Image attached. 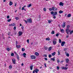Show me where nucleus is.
<instances>
[{
	"label": "nucleus",
	"instance_id": "f257e3e1",
	"mask_svg": "<svg viewBox=\"0 0 73 73\" xmlns=\"http://www.w3.org/2000/svg\"><path fill=\"white\" fill-rule=\"evenodd\" d=\"M27 22L29 23H32V19L31 18H30L29 19H28L27 20Z\"/></svg>",
	"mask_w": 73,
	"mask_h": 73
},
{
	"label": "nucleus",
	"instance_id": "f03ea898",
	"mask_svg": "<svg viewBox=\"0 0 73 73\" xmlns=\"http://www.w3.org/2000/svg\"><path fill=\"white\" fill-rule=\"evenodd\" d=\"M31 59H36V57L35 55H31Z\"/></svg>",
	"mask_w": 73,
	"mask_h": 73
},
{
	"label": "nucleus",
	"instance_id": "7ed1b4c3",
	"mask_svg": "<svg viewBox=\"0 0 73 73\" xmlns=\"http://www.w3.org/2000/svg\"><path fill=\"white\" fill-rule=\"evenodd\" d=\"M12 61H13V64H16V60L15 59H12Z\"/></svg>",
	"mask_w": 73,
	"mask_h": 73
},
{
	"label": "nucleus",
	"instance_id": "20e7f679",
	"mask_svg": "<svg viewBox=\"0 0 73 73\" xmlns=\"http://www.w3.org/2000/svg\"><path fill=\"white\" fill-rule=\"evenodd\" d=\"M70 27V26L69 25H68L67 26V29H66V31L67 32V30L69 29V28Z\"/></svg>",
	"mask_w": 73,
	"mask_h": 73
},
{
	"label": "nucleus",
	"instance_id": "39448f33",
	"mask_svg": "<svg viewBox=\"0 0 73 73\" xmlns=\"http://www.w3.org/2000/svg\"><path fill=\"white\" fill-rule=\"evenodd\" d=\"M15 23H13L12 24H10L9 25V26H13V27L14 26H15Z\"/></svg>",
	"mask_w": 73,
	"mask_h": 73
},
{
	"label": "nucleus",
	"instance_id": "423d86ee",
	"mask_svg": "<svg viewBox=\"0 0 73 73\" xmlns=\"http://www.w3.org/2000/svg\"><path fill=\"white\" fill-rule=\"evenodd\" d=\"M66 23L65 22H63V24L62 26V28H65V24Z\"/></svg>",
	"mask_w": 73,
	"mask_h": 73
},
{
	"label": "nucleus",
	"instance_id": "0eeeda50",
	"mask_svg": "<svg viewBox=\"0 0 73 73\" xmlns=\"http://www.w3.org/2000/svg\"><path fill=\"white\" fill-rule=\"evenodd\" d=\"M65 41L62 42L61 44V45L62 46H63L64 45V44H65Z\"/></svg>",
	"mask_w": 73,
	"mask_h": 73
},
{
	"label": "nucleus",
	"instance_id": "6e6552de",
	"mask_svg": "<svg viewBox=\"0 0 73 73\" xmlns=\"http://www.w3.org/2000/svg\"><path fill=\"white\" fill-rule=\"evenodd\" d=\"M71 31V30H69V29H68V30H67V31H66L67 34L68 35L69 34L68 32H70Z\"/></svg>",
	"mask_w": 73,
	"mask_h": 73
},
{
	"label": "nucleus",
	"instance_id": "1a4fd4ad",
	"mask_svg": "<svg viewBox=\"0 0 73 73\" xmlns=\"http://www.w3.org/2000/svg\"><path fill=\"white\" fill-rule=\"evenodd\" d=\"M17 59L18 61H19L20 60V58H19V55H17Z\"/></svg>",
	"mask_w": 73,
	"mask_h": 73
},
{
	"label": "nucleus",
	"instance_id": "9d476101",
	"mask_svg": "<svg viewBox=\"0 0 73 73\" xmlns=\"http://www.w3.org/2000/svg\"><path fill=\"white\" fill-rule=\"evenodd\" d=\"M59 5H60V6H63L64 5V3H62V2H60Z\"/></svg>",
	"mask_w": 73,
	"mask_h": 73
},
{
	"label": "nucleus",
	"instance_id": "9b49d317",
	"mask_svg": "<svg viewBox=\"0 0 73 73\" xmlns=\"http://www.w3.org/2000/svg\"><path fill=\"white\" fill-rule=\"evenodd\" d=\"M20 47H21V46L20 45H16V48H20Z\"/></svg>",
	"mask_w": 73,
	"mask_h": 73
},
{
	"label": "nucleus",
	"instance_id": "f8f14e48",
	"mask_svg": "<svg viewBox=\"0 0 73 73\" xmlns=\"http://www.w3.org/2000/svg\"><path fill=\"white\" fill-rule=\"evenodd\" d=\"M22 34H23V32H21V31H19V36H20Z\"/></svg>",
	"mask_w": 73,
	"mask_h": 73
},
{
	"label": "nucleus",
	"instance_id": "ddd939ff",
	"mask_svg": "<svg viewBox=\"0 0 73 73\" xmlns=\"http://www.w3.org/2000/svg\"><path fill=\"white\" fill-rule=\"evenodd\" d=\"M35 72L36 73H38V72H39V70L38 69L36 68L35 70Z\"/></svg>",
	"mask_w": 73,
	"mask_h": 73
},
{
	"label": "nucleus",
	"instance_id": "4468645a",
	"mask_svg": "<svg viewBox=\"0 0 73 73\" xmlns=\"http://www.w3.org/2000/svg\"><path fill=\"white\" fill-rule=\"evenodd\" d=\"M53 45H56V44L57 43V42L55 40L53 41Z\"/></svg>",
	"mask_w": 73,
	"mask_h": 73
},
{
	"label": "nucleus",
	"instance_id": "2eb2a0df",
	"mask_svg": "<svg viewBox=\"0 0 73 73\" xmlns=\"http://www.w3.org/2000/svg\"><path fill=\"white\" fill-rule=\"evenodd\" d=\"M33 65H32L30 66V68L31 70H32V69H33Z\"/></svg>",
	"mask_w": 73,
	"mask_h": 73
},
{
	"label": "nucleus",
	"instance_id": "dca6fc26",
	"mask_svg": "<svg viewBox=\"0 0 73 73\" xmlns=\"http://www.w3.org/2000/svg\"><path fill=\"white\" fill-rule=\"evenodd\" d=\"M49 9H57V8H56L54 7H53L52 8H50Z\"/></svg>",
	"mask_w": 73,
	"mask_h": 73
},
{
	"label": "nucleus",
	"instance_id": "f3484780",
	"mask_svg": "<svg viewBox=\"0 0 73 73\" xmlns=\"http://www.w3.org/2000/svg\"><path fill=\"white\" fill-rule=\"evenodd\" d=\"M62 68L63 69H64V70H66L68 69V67H65L64 68V67H63Z\"/></svg>",
	"mask_w": 73,
	"mask_h": 73
},
{
	"label": "nucleus",
	"instance_id": "a211bd4d",
	"mask_svg": "<svg viewBox=\"0 0 73 73\" xmlns=\"http://www.w3.org/2000/svg\"><path fill=\"white\" fill-rule=\"evenodd\" d=\"M57 15V12L55 11L54 12V14H53V16H56Z\"/></svg>",
	"mask_w": 73,
	"mask_h": 73
},
{
	"label": "nucleus",
	"instance_id": "6ab92c4d",
	"mask_svg": "<svg viewBox=\"0 0 73 73\" xmlns=\"http://www.w3.org/2000/svg\"><path fill=\"white\" fill-rule=\"evenodd\" d=\"M13 4V3L12 1H10L9 3V5L10 6L12 5Z\"/></svg>",
	"mask_w": 73,
	"mask_h": 73
},
{
	"label": "nucleus",
	"instance_id": "aec40b11",
	"mask_svg": "<svg viewBox=\"0 0 73 73\" xmlns=\"http://www.w3.org/2000/svg\"><path fill=\"white\" fill-rule=\"evenodd\" d=\"M23 55L24 57H26V56H27V54H26V53H23Z\"/></svg>",
	"mask_w": 73,
	"mask_h": 73
},
{
	"label": "nucleus",
	"instance_id": "412c9836",
	"mask_svg": "<svg viewBox=\"0 0 73 73\" xmlns=\"http://www.w3.org/2000/svg\"><path fill=\"white\" fill-rule=\"evenodd\" d=\"M35 54L36 55V56H38L39 55V54L38 52H36L35 53Z\"/></svg>",
	"mask_w": 73,
	"mask_h": 73
},
{
	"label": "nucleus",
	"instance_id": "4be33fe9",
	"mask_svg": "<svg viewBox=\"0 0 73 73\" xmlns=\"http://www.w3.org/2000/svg\"><path fill=\"white\" fill-rule=\"evenodd\" d=\"M67 17H71V14H68L67 15Z\"/></svg>",
	"mask_w": 73,
	"mask_h": 73
},
{
	"label": "nucleus",
	"instance_id": "5701e85b",
	"mask_svg": "<svg viewBox=\"0 0 73 73\" xmlns=\"http://www.w3.org/2000/svg\"><path fill=\"white\" fill-rule=\"evenodd\" d=\"M66 62H67V63H68L69 62V59L68 58H66Z\"/></svg>",
	"mask_w": 73,
	"mask_h": 73
},
{
	"label": "nucleus",
	"instance_id": "b1692460",
	"mask_svg": "<svg viewBox=\"0 0 73 73\" xmlns=\"http://www.w3.org/2000/svg\"><path fill=\"white\" fill-rule=\"evenodd\" d=\"M60 31L62 33H64V30L63 29H60Z\"/></svg>",
	"mask_w": 73,
	"mask_h": 73
},
{
	"label": "nucleus",
	"instance_id": "393cba45",
	"mask_svg": "<svg viewBox=\"0 0 73 73\" xmlns=\"http://www.w3.org/2000/svg\"><path fill=\"white\" fill-rule=\"evenodd\" d=\"M51 60H52L53 61H55V59L54 58H51Z\"/></svg>",
	"mask_w": 73,
	"mask_h": 73
},
{
	"label": "nucleus",
	"instance_id": "a878e982",
	"mask_svg": "<svg viewBox=\"0 0 73 73\" xmlns=\"http://www.w3.org/2000/svg\"><path fill=\"white\" fill-rule=\"evenodd\" d=\"M55 54H56V52H54L53 53H52V55L53 56H54V55H55Z\"/></svg>",
	"mask_w": 73,
	"mask_h": 73
},
{
	"label": "nucleus",
	"instance_id": "bb28decb",
	"mask_svg": "<svg viewBox=\"0 0 73 73\" xmlns=\"http://www.w3.org/2000/svg\"><path fill=\"white\" fill-rule=\"evenodd\" d=\"M51 49H52V47H49L48 48V51H50L51 50Z\"/></svg>",
	"mask_w": 73,
	"mask_h": 73
},
{
	"label": "nucleus",
	"instance_id": "cd10ccee",
	"mask_svg": "<svg viewBox=\"0 0 73 73\" xmlns=\"http://www.w3.org/2000/svg\"><path fill=\"white\" fill-rule=\"evenodd\" d=\"M31 6H32V5H31V4H30L28 5L27 6V7L28 8H29L30 7H31Z\"/></svg>",
	"mask_w": 73,
	"mask_h": 73
},
{
	"label": "nucleus",
	"instance_id": "c85d7f7f",
	"mask_svg": "<svg viewBox=\"0 0 73 73\" xmlns=\"http://www.w3.org/2000/svg\"><path fill=\"white\" fill-rule=\"evenodd\" d=\"M11 48H7L6 49V50L8 51V52H9V50H11Z\"/></svg>",
	"mask_w": 73,
	"mask_h": 73
},
{
	"label": "nucleus",
	"instance_id": "c756f323",
	"mask_svg": "<svg viewBox=\"0 0 73 73\" xmlns=\"http://www.w3.org/2000/svg\"><path fill=\"white\" fill-rule=\"evenodd\" d=\"M59 13H60V14L62 13H63V11L61 10H60L59 11Z\"/></svg>",
	"mask_w": 73,
	"mask_h": 73
},
{
	"label": "nucleus",
	"instance_id": "7c9ffc66",
	"mask_svg": "<svg viewBox=\"0 0 73 73\" xmlns=\"http://www.w3.org/2000/svg\"><path fill=\"white\" fill-rule=\"evenodd\" d=\"M11 21V19H9L7 20V22H10Z\"/></svg>",
	"mask_w": 73,
	"mask_h": 73
},
{
	"label": "nucleus",
	"instance_id": "2f4dec72",
	"mask_svg": "<svg viewBox=\"0 0 73 73\" xmlns=\"http://www.w3.org/2000/svg\"><path fill=\"white\" fill-rule=\"evenodd\" d=\"M44 49H45V50H47L48 49V48L47 47H46L44 48Z\"/></svg>",
	"mask_w": 73,
	"mask_h": 73
},
{
	"label": "nucleus",
	"instance_id": "473e14b6",
	"mask_svg": "<svg viewBox=\"0 0 73 73\" xmlns=\"http://www.w3.org/2000/svg\"><path fill=\"white\" fill-rule=\"evenodd\" d=\"M52 34H54V31H52L51 33Z\"/></svg>",
	"mask_w": 73,
	"mask_h": 73
},
{
	"label": "nucleus",
	"instance_id": "72a5a7b5",
	"mask_svg": "<svg viewBox=\"0 0 73 73\" xmlns=\"http://www.w3.org/2000/svg\"><path fill=\"white\" fill-rule=\"evenodd\" d=\"M22 52H24V51H25V49L24 48H23L22 49Z\"/></svg>",
	"mask_w": 73,
	"mask_h": 73
},
{
	"label": "nucleus",
	"instance_id": "f704fd0d",
	"mask_svg": "<svg viewBox=\"0 0 73 73\" xmlns=\"http://www.w3.org/2000/svg\"><path fill=\"white\" fill-rule=\"evenodd\" d=\"M66 56H67V57H69V54L67 53V54H66Z\"/></svg>",
	"mask_w": 73,
	"mask_h": 73
},
{
	"label": "nucleus",
	"instance_id": "c9c22d12",
	"mask_svg": "<svg viewBox=\"0 0 73 73\" xmlns=\"http://www.w3.org/2000/svg\"><path fill=\"white\" fill-rule=\"evenodd\" d=\"M46 40H48V41H49L50 40V38H46Z\"/></svg>",
	"mask_w": 73,
	"mask_h": 73
},
{
	"label": "nucleus",
	"instance_id": "e433bc0d",
	"mask_svg": "<svg viewBox=\"0 0 73 73\" xmlns=\"http://www.w3.org/2000/svg\"><path fill=\"white\" fill-rule=\"evenodd\" d=\"M26 7V5H25L24 7H23L22 8V9H24V8Z\"/></svg>",
	"mask_w": 73,
	"mask_h": 73
},
{
	"label": "nucleus",
	"instance_id": "4c0bfd02",
	"mask_svg": "<svg viewBox=\"0 0 73 73\" xmlns=\"http://www.w3.org/2000/svg\"><path fill=\"white\" fill-rule=\"evenodd\" d=\"M48 57H49V58H51V57H52V55L50 54H49L48 55Z\"/></svg>",
	"mask_w": 73,
	"mask_h": 73
},
{
	"label": "nucleus",
	"instance_id": "58836bf2",
	"mask_svg": "<svg viewBox=\"0 0 73 73\" xmlns=\"http://www.w3.org/2000/svg\"><path fill=\"white\" fill-rule=\"evenodd\" d=\"M59 35V34L58 33H57L56 34V37H58V36Z\"/></svg>",
	"mask_w": 73,
	"mask_h": 73
},
{
	"label": "nucleus",
	"instance_id": "ea45409f",
	"mask_svg": "<svg viewBox=\"0 0 73 73\" xmlns=\"http://www.w3.org/2000/svg\"><path fill=\"white\" fill-rule=\"evenodd\" d=\"M15 19H16V20H19V18L18 17H15Z\"/></svg>",
	"mask_w": 73,
	"mask_h": 73
},
{
	"label": "nucleus",
	"instance_id": "a19ab883",
	"mask_svg": "<svg viewBox=\"0 0 73 73\" xmlns=\"http://www.w3.org/2000/svg\"><path fill=\"white\" fill-rule=\"evenodd\" d=\"M59 43H61V39H59Z\"/></svg>",
	"mask_w": 73,
	"mask_h": 73
},
{
	"label": "nucleus",
	"instance_id": "79ce46f5",
	"mask_svg": "<svg viewBox=\"0 0 73 73\" xmlns=\"http://www.w3.org/2000/svg\"><path fill=\"white\" fill-rule=\"evenodd\" d=\"M56 68L57 69V70H59L60 67H59V66H57Z\"/></svg>",
	"mask_w": 73,
	"mask_h": 73
},
{
	"label": "nucleus",
	"instance_id": "37998d69",
	"mask_svg": "<svg viewBox=\"0 0 73 73\" xmlns=\"http://www.w3.org/2000/svg\"><path fill=\"white\" fill-rule=\"evenodd\" d=\"M57 62H58V63H59V62H60V60L59 59L57 60Z\"/></svg>",
	"mask_w": 73,
	"mask_h": 73
},
{
	"label": "nucleus",
	"instance_id": "c03bdc74",
	"mask_svg": "<svg viewBox=\"0 0 73 73\" xmlns=\"http://www.w3.org/2000/svg\"><path fill=\"white\" fill-rule=\"evenodd\" d=\"M51 15H53V14H54V12L51 11Z\"/></svg>",
	"mask_w": 73,
	"mask_h": 73
},
{
	"label": "nucleus",
	"instance_id": "a18cd8bd",
	"mask_svg": "<svg viewBox=\"0 0 73 73\" xmlns=\"http://www.w3.org/2000/svg\"><path fill=\"white\" fill-rule=\"evenodd\" d=\"M11 56H14V54L13 53H12L11 54Z\"/></svg>",
	"mask_w": 73,
	"mask_h": 73
},
{
	"label": "nucleus",
	"instance_id": "49530a36",
	"mask_svg": "<svg viewBox=\"0 0 73 73\" xmlns=\"http://www.w3.org/2000/svg\"><path fill=\"white\" fill-rule=\"evenodd\" d=\"M51 22H52V21H51L50 20H48V22L49 23H51Z\"/></svg>",
	"mask_w": 73,
	"mask_h": 73
},
{
	"label": "nucleus",
	"instance_id": "de8ad7c7",
	"mask_svg": "<svg viewBox=\"0 0 73 73\" xmlns=\"http://www.w3.org/2000/svg\"><path fill=\"white\" fill-rule=\"evenodd\" d=\"M9 68H10V69H11V68H12V66L11 65H10L9 66Z\"/></svg>",
	"mask_w": 73,
	"mask_h": 73
},
{
	"label": "nucleus",
	"instance_id": "09e8293b",
	"mask_svg": "<svg viewBox=\"0 0 73 73\" xmlns=\"http://www.w3.org/2000/svg\"><path fill=\"white\" fill-rule=\"evenodd\" d=\"M24 21L25 22L26 24H27L28 23V21H25V20H24Z\"/></svg>",
	"mask_w": 73,
	"mask_h": 73
},
{
	"label": "nucleus",
	"instance_id": "8fccbe9b",
	"mask_svg": "<svg viewBox=\"0 0 73 73\" xmlns=\"http://www.w3.org/2000/svg\"><path fill=\"white\" fill-rule=\"evenodd\" d=\"M8 35H11L10 32H9L8 33Z\"/></svg>",
	"mask_w": 73,
	"mask_h": 73
},
{
	"label": "nucleus",
	"instance_id": "3c124183",
	"mask_svg": "<svg viewBox=\"0 0 73 73\" xmlns=\"http://www.w3.org/2000/svg\"><path fill=\"white\" fill-rule=\"evenodd\" d=\"M44 60L46 61H47V60H48V59H47V58H44Z\"/></svg>",
	"mask_w": 73,
	"mask_h": 73
},
{
	"label": "nucleus",
	"instance_id": "603ef678",
	"mask_svg": "<svg viewBox=\"0 0 73 73\" xmlns=\"http://www.w3.org/2000/svg\"><path fill=\"white\" fill-rule=\"evenodd\" d=\"M16 27H14V30H16Z\"/></svg>",
	"mask_w": 73,
	"mask_h": 73
},
{
	"label": "nucleus",
	"instance_id": "864d4df0",
	"mask_svg": "<svg viewBox=\"0 0 73 73\" xmlns=\"http://www.w3.org/2000/svg\"><path fill=\"white\" fill-rule=\"evenodd\" d=\"M73 32V31L72 30L70 32V34H72Z\"/></svg>",
	"mask_w": 73,
	"mask_h": 73
},
{
	"label": "nucleus",
	"instance_id": "5fc2aeb1",
	"mask_svg": "<svg viewBox=\"0 0 73 73\" xmlns=\"http://www.w3.org/2000/svg\"><path fill=\"white\" fill-rule=\"evenodd\" d=\"M29 39H27V42L28 43H29Z\"/></svg>",
	"mask_w": 73,
	"mask_h": 73
},
{
	"label": "nucleus",
	"instance_id": "6e6d98bb",
	"mask_svg": "<svg viewBox=\"0 0 73 73\" xmlns=\"http://www.w3.org/2000/svg\"><path fill=\"white\" fill-rule=\"evenodd\" d=\"M44 65L45 67V68H46V63H44Z\"/></svg>",
	"mask_w": 73,
	"mask_h": 73
},
{
	"label": "nucleus",
	"instance_id": "4d7b16f0",
	"mask_svg": "<svg viewBox=\"0 0 73 73\" xmlns=\"http://www.w3.org/2000/svg\"><path fill=\"white\" fill-rule=\"evenodd\" d=\"M7 19H9V16H7Z\"/></svg>",
	"mask_w": 73,
	"mask_h": 73
},
{
	"label": "nucleus",
	"instance_id": "13d9d810",
	"mask_svg": "<svg viewBox=\"0 0 73 73\" xmlns=\"http://www.w3.org/2000/svg\"><path fill=\"white\" fill-rule=\"evenodd\" d=\"M16 45H17V44H18V43L17 42V41H16Z\"/></svg>",
	"mask_w": 73,
	"mask_h": 73
},
{
	"label": "nucleus",
	"instance_id": "bf43d9fd",
	"mask_svg": "<svg viewBox=\"0 0 73 73\" xmlns=\"http://www.w3.org/2000/svg\"><path fill=\"white\" fill-rule=\"evenodd\" d=\"M21 28L22 29H24V27L23 26H22L21 27Z\"/></svg>",
	"mask_w": 73,
	"mask_h": 73
},
{
	"label": "nucleus",
	"instance_id": "052dcab7",
	"mask_svg": "<svg viewBox=\"0 0 73 73\" xmlns=\"http://www.w3.org/2000/svg\"><path fill=\"white\" fill-rule=\"evenodd\" d=\"M56 18V17L55 16H54L53 17V18L55 19Z\"/></svg>",
	"mask_w": 73,
	"mask_h": 73
},
{
	"label": "nucleus",
	"instance_id": "680f3d73",
	"mask_svg": "<svg viewBox=\"0 0 73 73\" xmlns=\"http://www.w3.org/2000/svg\"><path fill=\"white\" fill-rule=\"evenodd\" d=\"M38 18H39V19H40L41 18V15H39Z\"/></svg>",
	"mask_w": 73,
	"mask_h": 73
},
{
	"label": "nucleus",
	"instance_id": "e2e57ef3",
	"mask_svg": "<svg viewBox=\"0 0 73 73\" xmlns=\"http://www.w3.org/2000/svg\"><path fill=\"white\" fill-rule=\"evenodd\" d=\"M58 55H60V51H58Z\"/></svg>",
	"mask_w": 73,
	"mask_h": 73
},
{
	"label": "nucleus",
	"instance_id": "0e129e2a",
	"mask_svg": "<svg viewBox=\"0 0 73 73\" xmlns=\"http://www.w3.org/2000/svg\"><path fill=\"white\" fill-rule=\"evenodd\" d=\"M44 56L46 57H47V54H45L44 55Z\"/></svg>",
	"mask_w": 73,
	"mask_h": 73
},
{
	"label": "nucleus",
	"instance_id": "69168bd1",
	"mask_svg": "<svg viewBox=\"0 0 73 73\" xmlns=\"http://www.w3.org/2000/svg\"><path fill=\"white\" fill-rule=\"evenodd\" d=\"M66 49H67V48H64V51H65V50H66Z\"/></svg>",
	"mask_w": 73,
	"mask_h": 73
},
{
	"label": "nucleus",
	"instance_id": "338daca9",
	"mask_svg": "<svg viewBox=\"0 0 73 73\" xmlns=\"http://www.w3.org/2000/svg\"><path fill=\"white\" fill-rule=\"evenodd\" d=\"M17 5V3H15V7H16V5Z\"/></svg>",
	"mask_w": 73,
	"mask_h": 73
},
{
	"label": "nucleus",
	"instance_id": "774afa93",
	"mask_svg": "<svg viewBox=\"0 0 73 73\" xmlns=\"http://www.w3.org/2000/svg\"><path fill=\"white\" fill-rule=\"evenodd\" d=\"M33 73H35V70H34L33 72Z\"/></svg>",
	"mask_w": 73,
	"mask_h": 73
}]
</instances>
